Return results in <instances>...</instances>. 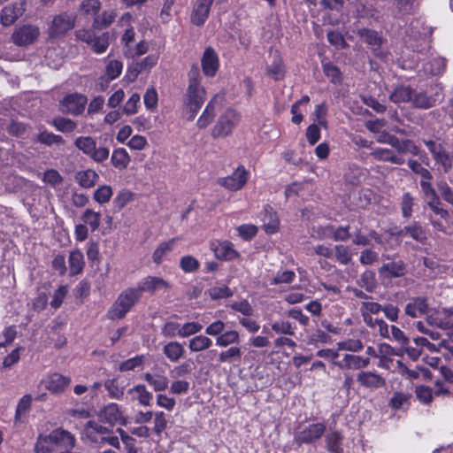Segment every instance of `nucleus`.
<instances>
[{
	"label": "nucleus",
	"instance_id": "423d86ee",
	"mask_svg": "<svg viewBox=\"0 0 453 453\" xmlns=\"http://www.w3.org/2000/svg\"><path fill=\"white\" fill-rule=\"evenodd\" d=\"M75 22L76 16L74 14L62 12L56 15L50 27V34L53 37L64 35L74 27Z\"/></svg>",
	"mask_w": 453,
	"mask_h": 453
},
{
	"label": "nucleus",
	"instance_id": "864d4df0",
	"mask_svg": "<svg viewBox=\"0 0 453 453\" xmlns=\"http://www.w3.org/2000/svg\"><path fill=\"white\" fill-rule=\"evenodd\" d=\"M37 141L47 146H51L53 144L62 145L65 143V140L62 136L47 131L41 132L37 136Z\"/></svg>",
	"mask_w": 453,
	"mask_h": 453
},
{
	"label": "nucleus",
	"instance_id": "4d7b16f0",
	"mask_svg": "<svg viewBox=\"0 0 453 453\" xmlns=\"http://www.w3.org/2000/svg\"><path fill=\"white\" fill-rule=\"evenodd\" d=\"M414 206V198L409 193L403 194L401 200L402 215L405 219H410L412 216V208Z\"/></svg>",
	"mask_w": 453,
	"mask_h": 453
},
{
	"label": "nucleus",
	"instance_id": "e433bc0d",
	"mask_svg": "<svg viewBox=\"0 0 453 453\" xmlns=\"http://www.w3.org/2000/svg\"><path fill=\"white\" fill-rule=\"evenodd\" d=\"M69 267L72 275L81 273L84 267V257L81 251L79 250H73L69 256Z\"/></svg>",
	"mask_w": 453,
	"mask_h": 453
},
{
	"label": "nucleus",
	"instance_id": "473e14b6",
	"mask_svg": "<svg viewBox=\"0 0 453 453\" xmlns=\"http://www.w3.org/2000/svg\"><path fill=\"white\" fill-rule=\"evenodd\" d=\"M115 11H104L100 15H96L92 23V28L95 30H103L108 27L116 18Z\"/></svg>",
	"mask_w": 453,
	"mask_h": 453
},
{
	"label": "nucleus",
	"instance_id": "412c9836",
	"mask_svg": "<svg viewBox=\"0 0 453 453\" xmlns=\"http://www.w3.org/2000/svg\"><path fill=\"white\" fill-rule=\"evenodd\" d=\"M50 440L53 441L54 446L65 449H73L75 446V438L70 432L58 428L50 434Z\"/></svg>",
	"mask_w": 453,
	"mask_h": 453
},
{
	"label": "nucleus",
	"instance_id": "39448f33",
	"mask_svg": "<svg viewBox=\"0 0 453 453\" xmlns=\"http://www.w3.org/2000/svg\"><path fill=\"white\" fill-rule=\"evenodd\" d=\"M40 35L38 27L34 25H23L15 29L12 35V42L20 47L34 43Z\"/></svg>",
	"mask_w": 453,
	"mask_h": 453
},
{
	"label": "nucleus",
	"instance_id": "58836bf2",
	"mask_svg": "<svg viewBox=\"0 0 453 453\" xmlns=\"http://www.w3.org/2000/svg\"><path fill=\"white\" fill-rule=\"evenodd\" d=\"M242 352L240 347L232 346L225 350H222L219 354L218 361L220 364L240 361L242 358Z\"/></svg>",
	"mask_w": 453,
	"mask_h": 453
},
{
	"label": "nucleus",
	"instance_id": "338daca9",
	"mask_svg": "<svg viewBox=\"0 0 453 453\" xmlns=\"http://www.w3.org/2000/svg\"><path fill=\"white\" fill-rule=\"evenodd\" d=\"M123 65L120 61L111 60L106 66L105 74L111 81L119 77L122 72Z\"/></svg>",
	"mask_w": 453,
	"mask_h": 453
},
{
	"label": "nucleus",
	"instance_id": "de8ad7c7",
	"mask_svg": "<svg viewBox=\"0 0 453 453\" xmlns=\"http://www.w3.org/2000/svg\"><path fill=\"white\" fill-rule=\"evenodd\" d=\"M358 285L366 291L372 292L377 286L375 273L371 270L365 271L358 280Z\"/></svg>",
	"mask_w": 453,
	"mask_h": 453
},
{
	"label": "nucleus",
	"instance_id": "69168bd1",
	"mask_svg": "<svg viewBox=\"0 0 453 453\" xmlns=\"http://www.w3.org/2000/svg\"><path fill=\"white\" fill-rule=\"evenodd\" d=\"M209 295L213 300L227 298L233 296L231 289L226 286H215L209 289Z\"/></svg>",
	"mask_w": 453,
	"mask_h": 453
},
{
	"label": "nucleus",
	"instance_id": "5fc2aeb1",
	"mask_svg": "<svg viewBox=\"0 0 453 453\" xmlns=\"http://www.w3.org/2000/svg\"><path fill=\"white\" fill-rule=\"evenodd\" d=\"M200 263L193 256H184L180 260V267L184 273H195L199 269Z\"/></svg>",
	"mask_w": 453,
	"mask_h": 453
},
{
	"label": "nucleus",
	"instance_id": "6e6d98bb",
	"mask_svg": "<svg viewBox=\"0 0 453 453\" xmlns=\"http://www.w3.org/2000/svg\"><path fill=\"white\" fill-rule=\"evenodd\" d=\"M410 395L395 392L390 399V406L395 410L404 409L409 405Z\"/></svg>",
	"mask_w": 453,
	"mask_h": 453
},
{
	"label": "nucleus",
	"instance_id": "49530a36",
	"mask_svg": "<svg viewBox=\"0 0 453 453\" xmlns=\"http://www.w3.org/2000/svg\"><path fill=\"white\" fill-rule=\"evenodd\" d=\"M81 219L85 225L89 226L92 232H95L100 226L101 214L100 212H96L91 209H86L81 216Z\"/></svg>",
	"mask_w": 453,
	"mask_h": 453
},
{
	"label": "nucleus",
	"instance_id": "5701e85b",
	"mask_svg": "<svg viewBox=\"0 0 453 453\" xmlns=\"http://www.w3.org/2000/svg\"><path fill=\"white\" fill-rule=\"evenodd\" d=\"M439 93L436 92L434 96H427L425 92H416L413 89V97L411 102L414 108L429 109L435 106Z\"/></svg>",
	"mask_w": 453,
	"mask_h": 453
},
{
	"label": "nucleus",
	"instance_id": "2f4dec72",
	"mask_svg": "<svg viewBox=\"0 0 453 453\" xmlns=\"http://www.w3.org/2000/svg\"><path fill=\"white\" fill-rule=\"evenodd\" d=\"M212 345V341L204 334L196 335L188 341V349L191 352H202L209 349Z\"/></svg>",
	"mask_w": 453,
	"mask_h": 453
},
{
	"label": "nucleus",
	"instance_id": "6e6552de",
	"mask_svg": "<svg viewBox=\"0 0 453 453\" xmlns=\"http://www.w3.org/2000/svg\"><path fill=\"white\" fill-rule=\"evenodd\" d=\"M428 299L423 296L411 297L404 306V315L412 319L428 316Z\"/></svg>",
	"mask_w": 453,
	"mask_h": 453
},
{
	"label": "nucleus",
	"instance_id": "13d9d810",
	"mask_svg": "<svg viewBox=\"0 0 453 453\" xmlns=\"http://www.w3.org/2000/svg\"><path fill=\"white\" fill-rule=\"evenodd\" d=\"M296 278V273L293 271H279L274 277L272 278L270 283L272 285H279L281 283H291Z\"/></svg>",
	"mask_w": 453,
	"mask_h": 453
},
{
	"label": "nucleus",
	"instance_id": "ddd939ff",
	"mask_svg": "<svg viewBox=\"0 0 453 453\" xmlns=\"http://www.w3.org/2000/svg\"><path fill=\"white\" fill-rule=\"evenodd\" d=\"M25 9L20 3H14L4 6L0 12V23L4 27H9L23 15Z\"/></svg>",
	"mask_w": 453,
	"mask_h": 453
},
{
	"label": "nucleus",
	"instance_id": "774afa93",
	"mask_svg": "<svg viewBox=\"0 0 453 453\" xmlns=\"http://www.w3.org/2000/svg\"><path fill=\"white\" fill-rule=\"evenodd\" d=\"M104 387L112 398L119 399L124 394V388L119 386L115 379L107 380Z\"/></svg>",
	"mask_w": 453,
	"mask_h": 453
},
{
	"label": "nucleus",
	"instance_id": "72a5a7b5",
	"mask_svg": "<svg viewBox=\"0 0 453 453\" xmlns=\"http://www.w3.org/2000/svg\"><path fill=\"white\" fill-rule=\"evenodd\" d=\"M263 222L265 231L267 234H273L278 230L279 219L271 207L265 208Z\"/></svg>",
	"mask_w": 453,
	"mask_h": 453
},
{
	"label": "nucleus",
	"instance_id": "cd10ccee",
	"mask_svg": "<svg viewBox=\"0 0 453 453\" xmlns=\"http://www.w3.org/2000/svg\"><path fill=\"white\" fill-rule=\"evenodd\" d=\"M372 156L377 160L390 162L395 165H403L405 161L402 156L396 155L393 150L384 148L374 149Z\"/></svg>",
	"mask_w": 453,
	"mask_h": 453
},
{
	"label": "nucleus",
	"instance_id": "c756f323",
	"mask_svg": "<svg viewBox=\"0 0 453 453\" xmlns=\"http://www.w3.org/2000/svg\"><path fill=\"white\" fill-rule=\"evenodd\" d=\"M176 238H172L166 242H161L152 254V260L155 264L160 265L164 257L173 251Z\"/></svg>",
	"mask_w": 453,
	"mask_h": 453
},
{
	"label": "nucleus",
	"instance_id": "680f3d73",
	"mask_svg": "<svg viewBox=\"0 0 453 453\" xmlns=\"http://www.w3.org/2000/svg\"><path fill=\"white\" fill-rule=\"evenodd\" d=\"M101 8L99 0H84L80 7V11L85 15H96Z\"/></svg>",
	"mask_w": 453,
	"mask_h": 453
},
{
	"label": "nucleus",
	"instance_id": "393cba45",
	"mask_svg": "<svg viewBox=\"0 0 453 453\" xmlns=\"http://www.w3.org/2000/svg\"><path fill=\"white\" fill-rule=\"evenodd\" d=\"M128 394L132 400L138 401L141 405L150 406L152 401V393L150 392L145 385L139 384L128 389Z\"/></svg>",
	"mask_w": 453,
	"mask_h": 453
},
{
	"label": "nucleus",
	"instance_id": "b1692460",
	"mask_svg": "<svg viewBox=\"0 0 453 453\" xmlns=\"http://www.w3.org/2000/svg\"><path fill=\"white\" fill-rule=\"evenodd\" d=\"M412 97L413 88L410 85L397 86L389 95V100L396 104L411 103Z\"/></svg>",
	"mask_w": 453,
	"mask_h": 453
},
{
	"label": "nucleus",
	"instance_id": "603ef678",
	"mask_svg": "<svg viewBox=\"0 0 453 453\" xmlns=\"http://www.w3.org/2000/svg\"><path fill=\"white\" fill-rule=\"evenodd\" d=\"M112 188L109 185H102L98 187L93 195V198L100 204L106 203L112 196Z\"/></svg>",
	"mask_w": 453,
	"mask_h": 453
},
{
	"label": "nucleus",
	"instance_id": "4c0bfd02",
	"mask_svg": "<svg viewBox=\"0 0 453 453\" xmlns=\"http://www.w3.org/2000/svg\"><path fill=\"white\" fill-rule=\"evenodd\" d=\"M111 160L114 167L123 170L127 167L130 157L125 149L119 148L113 151Z\"/></svg>",
	"mask_w": 453,
	"mask_h": 453
},
{
	"label": "nucleus",
	"instance_id": "c03bdc74",
	"mask_svg": "<svg viewBox=\"0 0 453 453\" xmlns=\"http://www.w3.org/2000/svg\"><path fill=\"white\" fill-rule=\"evenodd\" d=\"M52 125L54 127L62 133H71L77 127V123L71 119L65 117H55L52 119Z\"/></svg>",
	"mask_w": 453,
	"mask_h": 453
},
{
	"label": "nucleus",
	"instance_id": "7ed1b4c3",
	"mask_svg": "<svg viewBox=\"0 0 453 453\" xmlns=\"http://www.w3.org/2000/svg\"><path fill=\"white\" fill-rule=\"evenodd\" d=\"M206 92L202 85H188L185 98V115L188 121H192L203 104Z\"/></svg>",
	"mask_w": 453,
	"mask_h": 453
},
{
	"label": "nucleus",
	"instance_id": "0e129e2a",
	"mask_svg": "<svg viewBox=\"0 0 453 453\" xmlns=\"http://www.w3.org/2000/svg\"><path fill=\"white\" fill-rule=\"evenodd\" d=\"M436 186L441 198L453 206V188L443 180L437 181Z\"/></svg>",
	"mask_w": 453,
	"mask_h": 453
},
{
	"label": "nucleus",
	"instance_id": "9b49d317",
	"mask_svg": "<svg viewBox=\"0 0 453 453\" xmlns=\"http://www.w3.org/2000/svg\"><path fill=\"white\" fill-rule=\"evenodd\" d=\"M42 383L52 394L59 395L70 386L71 378L55 372L43 379Z\"/></svg>",
	"mask_w": 453,
	"mask_h": 453
},
{
	"label": "nucleus",
	"instance_id": "f8f14e48",
	"mask_svg": "<svg viewBox=\"0 0 453 453\" xmlns=\"http://www.w3.org/2000/svg\"><path fill=\"white\" fill-rule=\"evenodd\" d=\"M213 1L214 0H196L190 16L192 24L201 27L205 23L209 17Z\"/></svg>",
	"mask_w": 453,
	"mask_h": 453
},
{
	"label": "nucleus",
	"instance_id": "20e7f679",
	"mask_svg": "<svg viewBox=\"0 0 453 453\" xmlns=\"http://www.w3.org/2000/svg\"><path fill=\"white\" fill-rule=\"evenodd\" d=\"M87 102V97L81 94H69L59 102V111L65 114L78 116L83 112Z\"/></svg>",
	"mask_w": 453,
	"mask_h": 453
},
{
	"label": "nucleus",
	"instance_id": "dca6fc26",
	"mask_svg": "<svg viewBox=\"0 0 453 453\" xmlns=\"http://www.w3.org/2000/svg\"><path fill=\"white\" fill-rule=\"evenodd\" d=\"M100 419L111 426L115 424L125 425V418L117 403H111L106 405L99 414Z\"/></svg>",
	"mask_w": 453,
	"mask_h": 453
},
{
	"label": "nucleus",
	"instance_id": "a211bd4d",
	"mask_svg": "<svg viewBox=\"0 0 453 453\" xmlns=\"http://www.w3.org/2000/svg\"><path fill=\"white\" fill-rule=\"evenodd\" d=\"M407 267L403 261L396 260L383 264L379 269V273L388 279L400 278L405 275Z\"/></svg>",
	"mask_w": 453,
	"mask_h": 453
},
{
	"label": "nucleus",
	"instance_id": "aec40b11",
	"mask_svg": "<svg viewBox=\"0 0 453 453\" xmlns=\"http://www.w3.org/2000/svg\"><path fill=\"white\" fill-rule=\"evenodd\" d=\"M84 434L90 441L100 443L103 438L110 434V430L98 422L90 420L85 426Z\"/></svg>",
	"mask_w": 453,
	"mask_h": 453
},
{
	"label": "nucleus",
	"instance_id": "c85d7f7f",
	"mask_svg": "<svg viewBox=\"0 0 453 453\" xmlns=\"http://www.w3.org/2000/svg\"><path fill=\"white\" fill-rule=\"evenodd\" d=\"M142 377L156 392L164 391L168 388L169 380L164 374L146 372Z\"/></svg>",
	"mask_w": 453,
	"mask_h": 453
},
{
	"label": "nucleus",
	"instance_id": "0eeeda50",
	"mask_svg": "<svg viewBox=\"0 0 453 453\" xmlns=\"http://www.w3.org/2000/svg\"><path fill=\"white\" fill-rule=\"evenodd\" d=\"M248 178L249 172L243 165H239L233 174L220 179L219 183L231 191H237L247 183Z\"/></svg>",
	"mask_w": 453,
	"mask_h": 453
},
{
	"label": "nucleus",
	"instance_id": "a878e982",
	"mask_svg": "<svg viewBox=\"0 0 453 453\" xmlns=\"http://www.w3.org/2000/svg\"><path fill=\"white\" fill-rule=\"evenodd\" d=\"M99 179V175L92 169L78 171L74 180L83 188H93Z\"/></svg>",
	"mask_w": 453,
	"mask_h": 453
},
{
	"label": "nucleus",
	"instance_id": "a19ab883",
	"mask_svg": "<svg viewBox=\"0 0 453 453\" xmlns=\"http://www.w3.org/2000/svg\"><path fill=\"white\" fill-rule=\"evenodd\" d=\"M145 361V356L139 355L134 357H131L126 361H123L119 364V370L120 372H129V371H139L143 368Z\"/></svg>",
	"mask_w": 453,
	"mask_h": 453
},
{
	"label": "nucleus",
	"instance_id": "c9c22d12",
	"mask_svg": "<svg viewBox=\"0 0 453 453\" xmlns=\"http://www.w3.org/2000/svg\"><path fill=\"white\" fill-rule=\"evenodd\" d=\"M240 334L236 330H229L216 338L215 343L220 348H226L233 344L240 343Z\"/></svg>",
	"mask_w": 453,
	"mask_h": 453
},
{
	"label": "nucleus",
	"instance_id": "09e8293b",
	"mask_svg": "<svg viewBox=\"0 0 453 453\" xmlns=\"http://www.w3.org/2000/svg\"><path fill=\"white\" fill-rule=\"evenodd\" d=\"M50 438V434H40L35 445V451L36 453H52L54 450V443Z\"/></svg>",
	"mask_w": 453,
	"mask_h": 453
},
{
	"label": "nucleus",
	"instance_id": "a18cd8bd",
	"mask_svg": "<svg viewBox=\"0 0 453 453\" xmlns=\"http://www.w3.org/2000/svg\"><path fill=\"white\" fill-rule=\"evenodd\" d=\"M74 145L85 155L90 157L96 145V142L91 136H80L75 139Z\"/></svg>",
	"mask_w": 453,
	"mask_h": 453
},
{
	"label": "nucleus",
	"instance_id": "bf43d9fd",
	"mask_svg": "<svg viewBox=\"0 0 453 453\" xmlns=\"http://www.w3.org/2000/svg\"><path fill=\"white\" fill-rule=\"evenodd\" d=\"M434 161L442 166L445 173H449L452 168V155L442 149L434 157Z\"/></svg>",
	"mask_w": 453,
	"mask_h": 453
},
{
	"label": "nucleus",
	"instance_id": "e2e57ef3",
	"mask_svg": "<svg viewBox=\"0 0 453 453\" xmlns=\"http://www.w3.org/2000/svg\"><path fill=\"white\" fill-rule=\"evenodd\" d=\"M272 330L279 334L294 335L295 330L291 323L285 320L275 321L272 324Z\"/></svg>",
	"mask_w": 453,
	"mask_h": 453
},
{
	"label": "nucleus",
	"instance_id": "f03ea898",
	"mask_svg": "<svg viewBox=\"0 0 453 453\" xmlns=\"http://www.w3.org/2000/svg\"><path fill=\"white\" fill-rule=\"evenodd\" d=\"M242 119L241 113L236 110L228 107L218 118L213 128L211 136L213 138H225L229 136L238 126Z\"/></svg>",
	"mask_w": 453,
	"mask_h": 453
},
{
	"label": "nucleus",
	"instance_id": "4be33fe9",
	"mask_svg": "<svg viewBox=\"0 0 453 453\" xmlns=\"http://www.w3.org/2000/svg\"><path fill=\"white\" fill-rule=\"evenodd\" d=\"M357 380L361 386L371 388H379L386 385V380L383 377L372 372H359Z\"/></svg>",
	"mask_w": 453,
	"mask_h": 453
},
{
	"label": "nucleus",
	"instance_id": "37998d69",
	"mask_svg": "<svg viewBox=\"0 0 453 453\" xmlns=\"http://www.w3.org/2000/svg\"><path fill=\"white\" fill-rule=\"evenodd\" d=\"M267 73L275 81H280L284 78L285 71L283 62L279 56H275L272 64L268 65Z\"/></svg>",
	"mask_w": 453,
	"mask_h": 453
},
{
	"label": "nucleus",
	"instance_id": "052dcab7",
	"mask_svg": "<svg viewBox=\"0 0 453 453\" xmlns=\"http://www.w3.org/2000/svg\"><path fill=\"white\" fill-rule=\"evenodd\" d=\"M203 329V326L198 322H187L183 325H180V337L187 338L191 335H195L197 333L201 332Z\"/></svg>",
	"mask_w": 453,
	"mask_h": 453
},
{
	"label": "nucleus",
	"instance_id": "2eb2a0df",
	"mask_svg": "<svg viewBox=\"0 0 453 453\" xmlns=\"http://www.w3.org/2000/svg\"><path fill=\"white\" fill-rule=\"evenodd\" d=\"M426 321L428 324L443 330L453 328V319L448 308H442L441 310L434 311V314L428 315Z\"/></svg>",
	"mask_w": 453,
	"mask_h": 453
},
{
	"label": "nucleus",
	"instance_id": "7c9ffc66",
	"mask_svg": "<svg viewBox=\"0 0 453 453\" xmlns=\"http://www.w3.org/2000/svg\"><path fill=\"white\" fill-rule=\"evenodd\" d=\"M185 349L181 343L170 342L163 348V353L171 362H178L184 355Z\"/></svg>",
	"mask_w": 453,
	"mask_h": 453
},
{
	"label": "nucleus",
	"instance_id": "ea45409f",
	"mask_svg": "<svg viewBox=\"0 0 453 453\" xmlns=\"http://www.w3.org/2000/svg\"><path fill=\"white\" fill-rule=\"evenodd\" d=\"M109 33H103L101 35H95L89 43V47L96 54H102L106 51L110 45Z\"/></svg>",
	"mask_w": 453,
	"mask_h": 453
},
{
	"label": "nucleus",
	"instance_id": "f257e3e1",
	"mask_svg": "<svg viewBox=\"0 0 453 453\" xmlns=\"http://www.w3.org/2000/svg\"><path fill=\"white\" fill-rule=\"evenodd\" d=\"M139 290L135 288H127L123 290L109 308L107 318L111 320L122 319L141 300Z\"/></svg>",
	"mask_w": 453,
	"mask_h": 453
},
{
	"label": "nucleus",
	"instance_id": "f3484780",
	"mask_svg": "<svg viewBox=\"0 0 453 453\" xmlns=\"http://www.w3.org/2000/svg\"><path fill=\"white\" fill-rule=\"evenodd\" d=\"M202 68L204 75L213 77L219 69V58L211 47L205 49L202 58Z\"/></svg>",
	"mask_w": 453,
	"mask_h": 453
},
{
	"label": "nucleus",
	"instance_id": "f704fd0d",
	"mask_svg": "<svg viewBox=\"0 0 453 453\" xmlns=\"http://www.w3.org/2000/svg\"><path fill=\"white\" fill-rule=\"evenodd\" d=\"M357 17L359 19H378L380 12L372 4H358L356 8Z\"/></svg>",
	"mask_w": 453,
	"mask_h": 453
},
{
	"label": "nucleus",
	"instance_id": "79ce46f5",
	"mask_svg": "<svg viewBox=\"0 0 453 453\" xmlns=\"http://www.w3.org/2000/svg\"><path fill=\"white\" fill-rule=\"evenodd\" d=\"M406 231L408 232V236L418 242L425 243L427 239L426 233L419 222L413 221L406 226Z\"/></svg>",
	"mask_w": 453,
	"mask_h": 453
},
{
	"label": "nucleus",
	"instance_id": "6ab92c4d",
	"mask_svg": "<svg viewBox=\"0 0 453 453\" xmlns=\"http://www.w3.org/2000/svg\"><path fill=\"white\" fill-rule=\"evenodd\" d=\"M358 34L377 57L381 58L385 57L380 49L382 39L376 31L364 28Z\"/></svg>",
	"mask_w": 453,
	"mask_h": 453
},
{
	"label": "nucleus",
	"instance_id": "4468645a",
	"mask_svg": "<svg viewBox=\"0 0 453 453\" xmlns=\"http://www.w3.org/2000/svg\"><path fill=\"white\" fill-rule=\"evenodd\" d=\"M169 284L160 277L147 276L138 282L136 290L142 296L143 292L154 293L157 290L169 288Z\"/></svg>",
	"mask_w": 453,
	"mask_h": 453
},
{
	"label": "nucleus",
	"instance_id": "3c124183",
	"mask_svg": "<svg viewBox=\"0 0 453 453\" xmlns=\"http://www.w3.org/2000/svg\"><path fill=\"white\" fill-rule=\"evenodd\" d=\"M334 364L341 369H361L360 356L346 354L342 361L334 362Z\"/></svg>",
	"mask_w": 453,
	"mask_h": 453
},
{
	"label": "nucleus",
	"instance_id": "8fccbe9b",
	"mask_svg": "<svg viewBox=\"0 0 453 453\" xmlns=\"http://www.w3.org/2000/svg\"><path fill=\"white\" fill-rule=\"evenodd\" d=\"M342 436L338 432L329 433L326 437V448L331 453H340L342 451Z\"/></svg>",
	"mask_w": 453,
	"mask_h": 453
},
{
	"label": "nucleus",
	"instance_id": "9d476101",
	"mask_svg": "<svg viewBox=\"0 0 453 453\" xmlns=\"http://www.w3.org/2000/svg\"><path fill=\"white\" fill-rule=\"evenodd\" d=\"M225 100L224 94L215 95L207 104L202 115L198 118L196 126L200 129L207 127L215 117V109L219 105H222Z\"/></svg>",
	"mask_w": 453,
	"mask_h": 453
},
{
	"label": "nucleus",
	"instance_id": "1a4fd4ad",
	"mask_svg": "<svg viewBox=\"0 0 453 453\" xmlns=\"http://www.w3.org/2000/svg\"><path fill=\"white\" fill-rule=\"evenodd\" d=\"M326 431V426L323 423H315L304 426L295 435L297 443H312L319 440Z\"/></svg>",
	"mask_w": 453,
	"mask_h": 453
},
{
	"label": "nucleus",
	"instance_id": "bb28decb",
	"mask_svg": "<svg viewBox=\"0 0 453 453\" xmlns=\"http://www.w3.org/2000/svg\"><path fill=\"white\" fill-rule=\"evenodd\" d=\"M215 256L222 260H234L238 257V252L234 249V244L225 241L213 247Z\"/></svg>",
	"mask_w": 453,
	"mask_h": 453
}]
</instances>
